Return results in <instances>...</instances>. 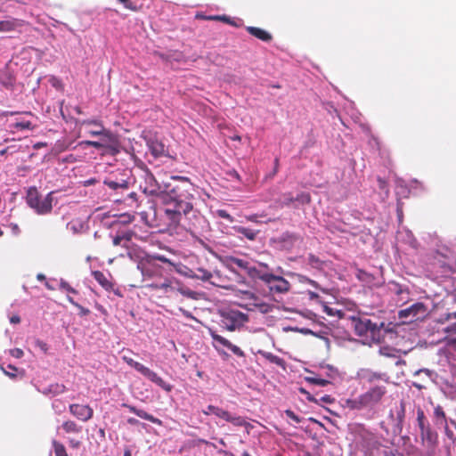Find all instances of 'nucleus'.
<instances>
[{"label":"nucleus","instance_id":"f257e3e1","mask_svg":"<svg viewBox=\"0 0 456 456\" xmlns=\"http://www.w3.org/2000/svg\"><path fill=\"white\" fill-rule=\"evenodd\" d=\"M172 179L177 183L168 191L170 202L164 209V219L169 227L191 229L200 220V211L194 208V194L197 188L188 177L175 175Z\"/></svg>","mask_w":456,"mask_h":456},{"label":"nucleus","instance_id":"f03ea898","mask_svg":"<svg viewBox=\"0 0 456 456\" xmlns=\"http://www.w3.org/2000/svg\"><path fill=\"white\" fill-rule=\"evenodd\" d=\"M159 261L171 264L165 256H145L142 257L137 264V268L142 275V281L146 283L153 281H161L164 279L166 269L159 264Z\"/></svg>","mask_w":456,"mask_h":456},{"label":"nucleus","instance_id":"7ed1b4c3","mask_svg":"<svg viewBox=\"0 0 456 456\" xmlns=\"http://www.w3.org/2000/svg\"><path fill=\"white\" fill-rule=\"evenodd\" d=\"M387 393V389L385 385L377 384L370 387L357 398L347 400L346 404L351 410L371 409L382 403Z\"/></svg>","mask_w":456,"mask_h":456},{"label":"nucleus","instance_id":"20e7f679","mask_svg":"<svg viewBox=\"0 0 456 456\" xmlns=\"http://www.w3.org/2000/svg\"><path fill=\"white\" fill-rule=\"evenodd\" d=\"M417 427L419 429V444L424 449L437 450L439 445V436L435 430L421 408L417 410Z\"/></svg>","mask_w":456,"mask_h":456},{"label":"nucleus","instance_id":"39448f33","mask_svg":"<svg viewBox=\"0 0 456 456\" xmlns=\"http://www.w3.org/2000/svg\"><path fill=\"white\" fill-rule=\"evenodd\" d=\"M383 323L373 322L367 315L352 316L350 326L359 337H364L376 340L379 338L380 330Z\"/></svg>","mask_w":456,"mask_h":456},{"label":"nucleus","instance_id":"423d86ee","mask_svg":"<svg viewBox=\"0 0 456 456\" xmlns=\"http://www.w3.org/2000/svg\"><path fill=\"white\" fill-rule=\"evenodd\" d=\"M76 126L80 129L83 128L84 126H96V130H88V134L92 136H100V142L103 145V149L106 146H109L116 140H118V136L114 134L111 131L106 129L101 120L98 119H82L76 120Z\"/></svg>","mask_w":456,"mask_h":456},{"label":"nucleus","instance_id":"0eeeda50","mask_svg":"<svg viewBox=\"0 0 456 456\" xmlns=\"http://www.w3.org/2000/svg\"><path fill=\"white\" fill-rule=\"evenodd\" d=\"M26 201L27 204L39 215L48 214L53 209L52 192L42 199L36 187H31L28 190Z\"/></svg>","mask_w":456,"mask_h":456},{"label":"nucleus","instance_id":"6e6552de","mask_svg":"<svg viewBox=\"0 0 456 456\" xmlns=\"http://www.w3.org/2000/svg\"><path fill=\"white\" fill-rule=\"evenodd\" d=\"M122 360L127 363L132 368L135 369L138 372H140L142 376L147 378L151 382L158 385L166 392H170L173 388V386L166 382L162 378H160L156 372L149 369L148 367L142 365V363L134 361L133 358L123 355Z\"/></svg>","mask_w":456,"mask_h":456},{"label":"nucleus","instance_id":"1a4fd4ad","mask_svg":"<svg viewBox=\"0 0 456 456\" xmlns=\"http://www.w3.org/2000/svg\"><path fill=\"white\" fill-rule=\"evenodd\" d=\"M152 291H159L167 297H172L177 294L179 289V281L175 278L165 277L161 281H153L142 286Z\"/></svg>","mask_w":456,"mask_h":456},{"label":"nucleus","instance_id":"9d476101","mask_svg":"<svg viewBox=\"0 0 456 456\" xmlns=\"http://www.w3.org/2000/svg\"><path fill=\"white\" fill-rule=\"evenodd\" d=\"M103 183L118 193L127 191L130 184L129 172L123 170L118 174H112L103 180Z\"/></svg>","mask_w":456,"mask_h":456},{"label":"nucleus","instance_id":"9b49d317","mask_svg":"<svg viewBox=\"0 0 456 456\" xmlns=\"http://www.w3.org/2000/svg\"><path fill=\"white\" fill-rule=\"evenodd\" d=\"M187 276L192 279L200 280L202 281H208L214 286L224 288L225 286L221 283L223 281L220 271H210L203 267H197L194 270H190Z\"/></svg>","mask_w":456,"mask_h":456},{"label":"nucleus","instance_id":"f8f14e48","mask_svg":"<svg viewBox=\"0 0 456 456\" xmlns=\"http://www.w3.org/2000/svg\"><path fill=\"white\" fill-rule=\"evenodd\" d=\"M358 379L364 385L370 387L377 385L376 383L383 382L387 385L390 383V377L386 372L374 371L370 369L362 368L357 372Z\"/></svg>","mask_w":456,"mask_h":456},{"label":"nucleus","instance_id":"ddd939ff","mask_svg":"<svg viewBox=\"0 0 456 456\" xmlns=\"http://www.w3.org/2000/svg\"><path fill=\"white\" fill-rule=\"evenodd\" d=\"M221 317V326L229 331L235 330L246 321L245 314L239 311L224 312Z\"/></svg>","mask_w":456,"mask_h":456},{"label":"nucleus","instance_id":"4468645a","mask_svg":"<svg viewBox=\"0 0 456 456\" xmlns=\"http://www.w3.org/2000/svg\"><path fill=\"white\" fill-rule=\"evenodd\" d=\"M142 177L143 182L140 183V189L144 194L154 196L160 192V186L159 183L149 170H145Z\"/></svg>","mask_w":456,"mask_h":456},{"label":"nucleus","instance_id":"2eb2a0df","mask_svg":"<svg viewBox=\"0 0 456 456\" xmlns=\"http://www.w3.org/2000/svg\"><path fill=\"white\" fill-rule=\"evenodd\" d=\"M272 270L269 265L265 263H258L257 265L251 263L247 274L252 280H260L265 284L269 281V278L272 275Z\"/></svg>","mask_w":456,"mask_h":456},{"label":"nucleus","instance_id":"dca6fc26","mask_svg":"<svg viewBox=\"0 0 456 456\" xmlns=\"http://www.w3.org/2000/svg\"><path fill=\"white\" fill-rule=\"evenodd\" d=\"M69 411L74 418L82 422L89 421L94 416V410L88 404L71 403L69 406Z\"/></svg>","mask_w":456,"mask_h":456},{"label":"nucleus","instance_id":"f3484780","mask_svg":"<svg viewBox=\"0 0 456 456\" xmlns=\"http://www.w3.org/2000/svg\"><path fill=\"white\" fill-rule=\"evenodd\" d=\"M272 293L284 294L289 291L290 283L282 276L272 273L269 281L265 283Z\"/></svg>","mask_w":456,"mask_h":456},{"label":"nucleus","instance_id":"a211bd4d","mask_svg":"<svg viewBox=\"0 0 456 456\" xmlns=\"http://www.w3.org/2000/svg\"><path fill=\"white\" fill-rule=\"evenodd\" d=\"M388 289L392 294L398 297L397 303L403 305L410 300V289L407 286L391 281L388 283Z\"/></svg>","mask_w":456,"mask_h":456},{"label":"nucleus","instance_id":"6ab92c4d","mask_svg":"<svg viewBox=\"0 0 456 456\" xmlns=\"http://www.w3.org/2000/svg\"><path fill=\"white\" fill-rule=\"evenodd\" d=\"M224 264L226 266V268L232 273L236 272L234 266H237L238 268L244 270L247 273L248 270L249 269L251 262L245 258L228 256L225 257Z\"/></svg>","mask_w":456,"mask_h":456},{"label":"nucleus","instance_id":"aec40b11","mask_svg":"<svg viewBox=\"0 0 456 456\" xmlns=\"http://www.w3.org/2000/svg\"><path fill=\"white\" fill-rule=\"evenodd\" d=\"M210 336L215 342L222 345L223 346L227 347L235 355L240 356V357H243L245 355L244 352L239 346L232 344L228 339L218 335L216 331L210 330Z\"/></svg>","mask_w":456,"mask_h":456},{"label":"nucleus","instance_id":"412c9836","mask_svg":"<svg viewBox=\"0 0 456 456\" xmlns=\"http://www.w3.org/2000/svg\"><path fill=\"white\" fill-rule=\"evenodd\" d=\"M25 21L23 20L9 17L4 20L0 21V32H12L19 30L23 27Z\"/></svg>","mask_w":456,"mask_h":456},{"label":"nucleus","instance_id":"4be33fe9","mask_svg":"<svg viewBox=\"0 0 456 456\" xmlns=\"http://www.w3.org/2000/svg\"><path fill=\"white\" fill-rule=\"evenodd\" d=\"M123 407L127 408L130 412L135 414L136 416H138L143 419H146V420H148L151 423L157 424L159 426L162 425V421L159 419L154 417L151 414L147 413L145 411H143L142 409H138L134 405H130V404H126V403H124Z\"/></svg>","mask_w":456,"mask_h":456},{"label":"nucleus","instance_id":"5701e85b","mask_svg":"<svg viewBox=\"0 0 456 456\" xmlns=\"http://www.w3.org/2000/svg\"><path fill=\"white\" fill-rule=\"evenodd\" d=\"M246 30L251 36L256 37L257 39H259L263 42H271L273 40L272 34L263 28L248 26L246 28Z\"/></svg>","mask_w":456,"mask_h":456},{"label":"nucleus","instance_id":"b1692460","mask_svg":"<svg viewBox=\"0 0 456 456\" xmlns=\"http://www.w3.org/2000/svg\"><path fill=\"white\" fill-rule=\"evenodd\" d=\"M94 280L107 291L113 290L114 284L101 271H94L92 273Z\"/></svg>","mask_w":456,"mask_h":456},{"label":"nucleus","instance_id":"393cba45","mask_svg":"<svg viewBox=\"0 0 456 456\" xmlns=\"http://www.w3.org/2000/svg\"><path fill=\"white\" fill-rule=\"evenodd\" d=\"M62 429L64 434H79L82 432V426L78 425L76 421L72 419H66L62 422L61 426L58 428L59 429Z\"/></svg>","mask_w":456,"mask_h":456},{"label":"nucleus","instance_id":"a878e982","mask_svg":"<svg viewBox=\"0 0 456 456\" xmlns=\"http://www.w3.org/2000/svg\"><path fill=\"white\" fill-rule=\"evenodd\" d=\"M433 420L436 427H442L448 423L445 411H444V408L439 404L434 408Z\"/></svg>","mask_w":456,"mask_h":456},{"label":"nucleus","instance_id":"bb28decb","mask_svg":"<svg viewBox=\"0 0 456 456\" xmlns=\"http://www.w3.org/2000/svg\"><path fill=\"white\" fill-rule=\"evenodd\" d=\"M425 311V305L423 303H416L411 305L410 307L401 310L399 312L400 318H407L411 315L415 317L419 312Z\"/></svg>","mask_w":456,"mask_h":456},{"label":"nucleus","instance_id":"cd10ccee","mask_svg":"<svg viewBox=\"0 0 456 456\" xmlns=\"http://www.w3.org/2000/svg\"><path fill=\"white\" fill-rule=\"evenodd\" d=\"M147 145H148L151 154L155 158H159L165 154V145L160 141L150 140V141H148Z\"/></svg>","mask_w":456,"mask_h":456},{"label":"nucleus","instance_id":"c85d7f7f","mask_svg":"<svg viewBox=\"0 0 456 456\" xmlns=\"http://www.w3.org/2000/svg\"><path fill=\"white\" fill-rule=\"evenodd\" d=\"M225 421L232 423L235 427H244L248 433L249 432V429L253 428V425L248 422L245 418L241 416H234L229 413V417Z\"/></svg>","mask_w":456,"mask_h":456},{"label":"nucleus","instance_id":"c756f323","mask_svg":"<svg viewBox=\"0 0 456 456\" xmlns=\"http://www.w3.org/2000/svg\"><path fill=\"white\" fill-rule=\"evenodd\" d=\"M233 230L237 233L243 235L245 238H247L249 240H255L259 232L258 231H255L250 228H247V227H243V226H234Z\"/></svg>","mask_w":456,"mask_h":456},{"label":"nucleus","instance_id":"7c9ffc66","mask_svg":"<svg viewBox=\"0 0 456 456\" xmlns=\"http://www.w3.org/2000/svg\"><path fill=\"white\" fill-rule=\"evenodd\" d=\"M405 403L402 401L400 403V408L396 411V429L398 430V432H401L403 429L405 419Z\"/></svg>","mask_w":456,"mask_h":456},{"label":"nucleus","instance_id":"2f4dec72","mask_svg":"<svg viewBox=\"0 0 456 456\" xmlns=\"http://www.w3.org/2000/svg\"><path fill=\"white\" fill-rule=\"evenodd\" d=\"M52 446L53 448L55 456H69L64 444L61 442L53 439L52 441Z\"/></svg>","mask_w":456,"mask_h":456},{"label":"nucleus","instance_id":"473e14b6","mask_svg":"<svg viewBox=\"0 0 456 456\" xmlns=\"http://www.w3.org/2000/svg\"><path fill=\"white\" fill-rule=\"evenodd\" d=\"M179 289H177V293H180L182 294L183 296L188 297V298H191V299H197L198 298V294L197 292L184 287L180 281H179Z\"/></svg>","mask_w":456,"mask_h":456},{"label":"nucleus","instance_id":"72a5a7b5","mask_svg":"<svg viewBox=\"0 0 456 456\" xmlns=\"http://www.w3.org/2000/svg\"><path fill=\"white\" fill-rule=\"evenodd\" d=\"M307 263L315 269H321L323 265V262L315 255L309 254L307 256Z\"/></svg>","mask_w":456,"mask_h":456},{"label":"nucleus","instance_id":"f704fd0d","mask_svg":"<svg viewBox=\"0 0 456 456\" xmlns=\"http://www.w3.org/2000/svg\"><path fill=\"white\" fill-rule=\"evenodd\" d=\"M106 153L115 156L120 152V144L118 139L104 148Z\"/></svg>","mask_w":456,"mask_h":456},{"label":"nucleus","instance_id":"c9c22d12","mask_svg":"<svg viewBox=\"0 0 456 456\" xmlns=\"http://www.w3.org/2000/svg\"><path fill=\"white\" fill-rule=\"evenodd\" d=\"M67 299L71 305H73L75 307H77L78 309V311H79L78 314L80 316H86V315L90 314L91 312L88 308H86V307L82 306L81 305H79L71 297L68 296Z\"/></svg>","mask_w":456,"mask_h":456},{"label":"nucleus","instance_id":"e433bc0d","mask_svg":"<svg viewBox=\"0 0 456 456\" xmlns=\"http://www.w3.org/2000/svg\"><path fill=\"white\" fill-rule=\"evenodd\" d=\"M305 379L306 382H308L310 384L318 385L321 387H325L328 384H330L329 380L321 379V378H317V377H314V376L305 377Z\"/></svg>","mask_w":456,"mask_h":456},{"label":"nucleus","instance_id":"4c0bfd02","mask_svg":"<svg viewBox=\"0 0 456 456\" xmlns=\"http://www.w3.org/2000/svg\"><path fill=\"white\" fill-rule=\"evenodd\" d=\"M264 356L265 357V359H267L270 362L272 363H274L278 366H282L283 363H284V361L283 359H281V357L272 354V353H265L264 354Z\"/></svg>","mask_w":456,"mask_h":456},{"label":"nucleus","instance_id":"58836bf2","mask_svg":"<svg viewBox=\"0 0 456 456\" xmlns=\"http://www.w3.org/2000/svg\"><path fill=\"white\" fill-rule=\"evenodd\" d=\"M13 126L15 128L21 129V130H24V129L33 130L35 128V126L32 125V123L30 121L16 122L13 125Z\"/></svg>","mask_w":456,"mask_h":456},{"label":"nucleus","instance_id":"ea45409f","mask_svg":"<svg viewBox=\"0 0 456 456\" xmlns=\"http://www.w3.org/2000/svg\"><path fill=\"white\" fill-rule=\"evenodd\" d=\"M119 235L121 236L122 240L125 242L124 244H122V246L127 248L128 246L126 243L132 240L133 236L134 235V232L132 231H125L120 232Z\"/></svg>","mask_w":456,"mask_h":456},{"label":"nucleus","instance_id":"a19ab883","mask_svg":"<svg viewBox=\"0 0 456 456\" xmlns=\"http://www.w3.org/2000/svg\"><path fill=\"white\" fill-rule=\"evenodd\" d=\"M60 289L65 290L68 293L77 294V290L72 288L66 281L61 280Z\"/></svg>","mask_w":456,"mask_h":456},{"label":"nucleus","instance_id":"79ce46f5","mask_svg":"<svg viewBox=\"0 0 456 456\" xmlns=\"http://www.w3.org/2000/svg\"><path fill=\"white\" fill-rule=\"evenodd\" d=\"M229 413H230L229 411L216 406V410L214 411V412L212 414H214L215 416H216L219 419L226 420V419L229 417Z\"/></svg>","mask_w":456,"mask_h":456},{"label":"nucleus","instance_id":"37998d69","mask_svg":"<svg viewBox=\"0 0 456 456\" xmlns=\"http://www.w3.org/2000/svg\"><path fill=\"white\" fill-rule=\"evenodd\" d=\"M216 214L218 217L226 219L230 223L234 221V218L224 209H217Z\"/></svg>","mask_w":456,"mask_h":456},{"label":"nucleus","instance_id":"c03bdc74","mask_svg":"<svg viewBox=\"0 0 456 456\" xmlns=\"http://www.w3.org/2000/svg\"><path fill=\"white\" fill-rule=\"evenodd\" d=\"M265 215H264V214H252V215L246 216L245 218L247 221H249V222H252L255 224H261L262 221H260L259 218L265 217Z\"/></svg>","mask_w":456,"mask_h":456},{"label":"nucleus","instance_id":"a18cd8bd","mask_svg":"<svg viewBox=\"0 0 456 456\" xmlns=\"http://www.w3.org/2000/svg\"><path fill=\"white\" fill-rule=\"evenodd\" d=\"M285 414L287 415L288 418H289L290 419H292L296 423H300L301 422V419L297 414H295V412L293 411L286 410L285 411Z\"/></svg>","mask_w":456,"mask_h":456},{"label":"nucleus","instance_id":"49530a36","mask_svg":"<svg viewBox=\"0 0 456 456\" xmlns=\"http://www.w3.org/2000/svg\"><path fill=\"white\" fill-rule=\"evenodd\" d=\"M119 3H121L122 4H124V6L126 8V9H129L133 12H136L138 10V8L134 5L132 3H130L129 1L130 0H118Z\"/></svg>","mask_w":456,"mask_h":456},{"label":"nucleus","instance_id":"de8ad7c7","mask_svg":"<svg viewBox=\"0 0 456 456\" xmlns=\"http://www.w3.org/2000/svg\"><path fill=\"white\" fill-rule=\"evenodd\" d=\"M296 200L301 201L302 203H309L311 201V197L308 193H301L297 195Z\"/></svg>","mask_w":456,"mask_h":456},{"label":"nucleus","instance_id":"09e8293b","mask_svg":"<svg viewBox=\"0 0 456 456\" xmlns=\"http://www.w3.org/2000/svg\"><path fill=\"white\" fill-rule=\"evenodd\" d=\"M10 354L19 359L23 356V351L20 348H12L10 350Z\"/></svg>","mask_w":456,"mask_h":456},{"label":"nucleus","instance_id":"8fccbe9b","mask_svg":"<svg viewBox=\"0 0 456 456\" xmlns=\"http://www.w3.org/2000/svg\"><path fill=\"white\" fill-rule=\"evenodd\" d=\"M82 443L79 440L69 438V445L72 449H77L81 446Z\"/></svg>","mask_w":456,"mask_h":456},{"label":"nucleus","instance_id":"3c124183","mask_svg":"<svg viewBox=\"0 0 456 456\" xmlns=\"http://www.w3.org/2000/svg\"><path fill=\"white\" fill-rule=\"evenodd\" d=\"M216 406L215 405H212V404H209L206 410H203L202 411V413L206 416H208L210 414H212L214 412V411L216 410Z\"/></svg>","mask_w":456,"mask_h":456},{"label":"nucleus","instance_id":"603ef678","mask_svg":"<svg viewBox=\"0 0 456 456\" xmlns=\"http://www.w3.org/2000/svg\"><path fill=\"white\" fill-rule=\"evenodd\" d=\"M296 200V198H293L290 193L284 195V204L289 205L290 203L294 202Z\"/></svg>","mask_w":456,"mask_h":456},{"label":"nucleus","instance_id":"864d4df0","mask_svg":"<svg viewBox=\"0 0 456 456\" xmlns=\"http://www.w3.org/2000/svg\"><path fill=\"white\" fill-rule=\"evenodd\" d=\"M300 281H305L308 284L314 286V288L319 289V284L315 281H314V280H311V279L306 278V277H302V279Z\"/></svg>","mask_w":456,"mask_h":456},{"label":"nucleus","instance_id":"5fc2aeb1","mask_svg":"<svg viewBox=\"0 0 456 456\" xmlns=\"http://www.w3.org/2000/svg\"><path fill=\"white\" fill-rule=\"evenodd\" d=\"M444 429L445 435L448 438L452 439L453 438V432L449 428L448 423L442 426Z\"/></svg>","mask_w":456,"mask_h":456},{"label":"nucleus","instance_id":"6e6d98bb","mask_svg":"<svg viewBox=\"0 0 456 456\" xmlns=\"http://www.w3.org/2000/svg\"><path fill=\"white\" fill-rule=\"evenodd\" d=\"M425 452L423 456H436L437 450L434 449H425Z\"/></svg>","mask_w":456,"mask_h":456},{"label":"nucleus","instance_id":"4d7b16f0","mask_svg":"<svg viewBox=\"0 0 456 456\" xmlns=\"http://www.w3.org/2000/svg\"><path fill=\"white\" fill-rule=\"evenodd\" d=\"M123 242L122 240V238L121 236L119 235V233H118L114 238H113V245L115 246H118V245H121Z\"/></svg>","mask_w":456,"mask_h":456},{"label":"nucleus","instance_id":"13d9d810","mask_svg":"<svg viewBox=\"0 0 456 456\" xmlns=\"http://www.w3.org/2000/svg\"><path fill=\"white\" fill-rule=\"evenodd\" d=\"M10 322L12 323V324H18L20 322V318L19 315H12L11 318H10Z\"/></svg>","mask_w":456,"mask_h":456},{"label":"nucleus","instance_id":"bf43d9fd","mask_svg":"<svg viewBox=\"0 0 456 456\" xmlns=\"http://www.w3.org/2000/svg\"><path fill=\"white\" fill-rule=\"evenodd\" d=\"M91 146L95 148V149H103V145L102 144V142L100 141H93V143H91Z\"/></svg>","mask_w":456,"mask_h":456},{"label":"nucleus","instance_id":"052dcab7","mask_svg":"<svg viewBox=\"0 0 456 456\" xmlns=\"http://www.w3.org/2000/svg\"><path fill=\"white\" fill-rule=\"evenodd\" d=\"M127 423H128V424H130V425H132V426H136V425H138V424H139V420H138V419H134V418H129V419H127Z\"/></svg>","mask_w":456,"mask_h":456},{"label":"nucleus","instance_id":"680f3d73","mask_svg":"<svg viewBox=\"0 0 456 456\" xmlns=\"http://www.w3.org/2000/svg\"><path fill=\"white\" fill-rule=\"evenodd\" d=\"M306 399L309 401V402H312V403H317V400L314 398V395H312L309 392L306 393V395H305Z\"/></svg>","mask_w":456,"mask_h":456},{"label":"nucleus","instance_id":"e2e57ef3","mask_svg":"<svg viewBox=\"0 0 456 456\" xmlns=\"http://www.w3.org/2000/svg\"><path fill=\"white\" fill-rule=\"evenodd\" d=\"M307 293H308L310 299H318L319 298V295L314 291H308Z\"/></svg>","mask_w":456,"mask_h":456},{"label":"nucleus","instance_id":"0e129e2a","mask_svg":"<svg viewBox=\"0 0 456 456\" xmlns=\"http://www.w3.org/2000/svg\"><path fill=\"white\" fill-rule=\"evenodd\" d=\"M47 146V143L46 142H37L36 144H34V149H39V148H42V147H46Z\"/></svg>","mask_w":456,"mask_h":456},{"label":"nucleus","instance_id":"69168bd1","mask_svg":"<svg viewBox=\"0 0 456 456\" xmlns=\"http://www.w3.org/2000/svg\"><path fill=\"white\" fill-rule=\"evenodd\" d=\"M321 401L330 403L332 402V399L330 395H324L321 398Z\"/></svg>","mask_w":456,"mask_h":456},{"label":"nucleus","instance_id":"338daca9","mask_svg":"<svg viewBox=\"0 0 456 456\" xmlns=\"http://www.w3.org/2000/svg\"><path fill=\"white\" fill-rule=\"evenodd\" d=\"M179 310L182 312V314H183L185 317H187V318H192V315H191V314L190 312H188V311H186V310H184V309H183V308H180Z\"/></svg>","mask_w":456,"mask_h":456},{"label":"nucleus","instance_id":"774afa93","mask_svg":"<svg viewBox=\"0 0 456 456\" xmlns=\"http://www.w3.org/2000/svg\"><path fill=\"white\" fill-rule=\"evenodd\" d=\"M128 198L134 200V202H137V194L136 192H131L128 194Z\"/></svg>","mask_w":456,"mask_h":456}]
</instances>
